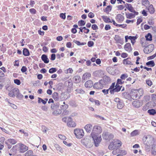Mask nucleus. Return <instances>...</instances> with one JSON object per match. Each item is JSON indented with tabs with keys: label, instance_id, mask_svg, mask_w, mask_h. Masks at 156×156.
Returning <instances> with one entry per match:
<instances>
[{
	"label": "nucleus",
	"instance_id": "obj_1",
	"mask_svg": "<svg viewBox=\"0 0 156 156\" xmlns=\"http://www.w3.org/2000/svg\"><path fill=\"white\" fill-rule=\"evenodd\" d=\"M102 132V129L101 126L98 125L94 126L90 137H91L94 141L95 146L98 147L102 140L101 136L98 135Z\"/></svg>",
	"mask_w": 156,
	"mask_h": 156
},
{
	"label": "nucleus",
	"instance_id": "obj_2",
	"mask_svg": "<svg viewBox=\"0 0 156 156\" xmlns=\"http://www.w3.org/2000/svg\"><path fill=\"white\" fill-rule=\"evenodd\" d=\"M144 94L143 90L142 89L138 90H134V91H132L131 94L132 98L134 99H139Z\"/></svg>",
	"mask_w": 156,
	"mask_h": 156
},
{
	"label": "nucleus",
	"instance_id": "obj_3",
	"mask_svg": "<svg viewBox=\"0 0 156 156\" xmlns=\"http://www.w3.org/2000/svg\"><path fill=\"white\" fill-rule=\"evenodd\" d=\"M143 140L144 142V144L147 145L149 148V146L151 145L154 142V138L150 135L144 136L143 138Z\"/></svg>",
	"mask_w": 156,
	"mask_h": 156
},
{
	"label": "nucleus",
	"instance_id": "obj_4",
	"mask_svg": "<svg viewBox=\"0 0 156 156\" xmlns=\"http://www.w3.org/2000/svg\"><path fill=\"white\" fill-rule=\"evenodd\" d=\"M122 142L119 140H116L111 142L108 146V148L110 150H113L121 146Z\"/></svg>",
	"mask_w": 156,
	"mask_h": 156
},
{
	"label": "nucleus",
	"instance_id": "obj_5",
	"mask_svg": "<svg viewBox=\"0 0 156 156\" xmlns=\"http://www.w3.org/2000/svg\"><path fill=\"white\" fill-rule=\"evenodd\" d=\"M9 96L11 97H13L16 96L18 98H20L22 95L20 93L19 90L17 88H14L10 91L9 93Z\"/></svg>",
	"mask_w": 156,
	"mask_h": 156
},
{
	"label": "nucleus",
	"instance_id": "obj_6",
	"mask_svg": "<svg viewBox=\"0 0 156 156\" xmlns=\"http://www.w3.org/2000/svg\"><path fill=\"white\" fill-rule=\"evenodd\" d=\"M74 133L77 138H82L84 135V132L82 129H76L74 130Z\"/></svg>",
	"mask_w": 156,
	"mask_h": 156
},
{
	"label": "nucleus",
	"instance_id": "obj_7",
	"mask_svg": "<svg viewBox=\"0 0 156 156\" xmlns=\"http://www.w3.org/2000/svg\"><path fill=\"white\" fill-rule=\"evenodd\" d=\"M154 44H151L144 48V51L145 53L147 54L152 52L154 50Z\"/></svg>",
	"mask_w": 156,
	"mask_h": 156
},
{
	"label": "nucleus",
	"instance_id": "obj_8",
	"mask_svg": "<svg viewBox=\"0 0 156 156\" xmlns=\"http://www.w3.org/2000/svg\"><path fill=\"white\" fill-rule=\"evenodd\" d=\"M102 137L103 139L109 140L114 137L113 135L108 132H104L102 134Z\"/></svg>",
	"mask_w": 156,
	"mask_h": 156
},
{
	"label": "nucleus",
	"instance_id": "obj_9",
	"mask_svg": "<svg viewBox=\"0 0 156 156\" xmlns=\"http://www.w3.org/2000/svg\"><path fill=\"white\" fill-rule=\"evenodd\" d=\"M103 83V81L100 80L98 82L94 84L93 87L97 89H101L103 88L104 85Z\"/></svg>",
	"mask_w": 156,
	"mask_h": 156
},
{
	"label": "nucleus",
	"instance_id": "obj_10",
	"mask_svg": "<svg viewBox=\"0 0 156 156\" xmlns=\"http://www.w3.org/2000/svg\"><path fill=\"white\" fill-rule=\"evenodd\" d=\"M17 145L20 146V151L21 153H23L28 150V147L24 144L19 143Z\"/></svg>",
	"mask_w": 156,
	"mask_h": 156
},
{
	"label": "nucleus",
	"instance_id": "obj_11",
	"mask_svg": "<svg viewBox=\"0 0 156 156\" xmlns=\"http://www.w3.org/2000/svg\"><path fill=\"white\" fill-rule=\"evenodd\" d=\"M114 89L111 90L110 91V94H114L115 92H118L120 91L122 87V86H120L118 84H116Z\"/></svg>",
	"mask_w": 156,
	"mask_h": 156
},
{
	"label": "nucleus",
	"instance_id": "obj_12",
	"mask_svg": "<svg viewBox=\"0 0 156 156\" xmlns=\"http://www.w3.org/2000/svg\"><path fill=\"white\" fill-rule=\"evenodd\" d=\"M125 5H126V8L130 12L132 13H135V14H138V12H136L135 11L134 8L130 4L126 3V4H125Z\"/></svg>",
	"mask_w": 156,
	"mask_h": 156
},
{
	"label": "nucleus",
	"instance_id": "obj_13",
	"mask_svg": "<svg viewBox=\"0 0 156 156\" xmlns=\"http://www.w3.org/2000/svg\"><path fill=\"white\" fill-rule=\"evenodd\" d=\"M94 85L93 81L90 80H89L85 83L84 86L87 88H90L92 87V86L93 87Z\"/></svg>",
	"mask_w": 156,
	"mask_h": 156
},
{
	"label": "nucleus",
	"instance_id": "obj_14",
	"mask_svg": "<svg viewBox=\"0 0 156 156\" xmlns=\"http://www.w3.org/2000/svg\"><path fill=\"white\" fill-rule=\"evenodd\" d=\"M123 63L125 65H132L133 63L131 62V59L130 58H128L126 59H124L123 60Z\"/></svg>",
	"mask_w": 156,
	"mask_h": 156
},
{
	"label": "nucleus",
	"instance_id": "obj_15",
	"mask_svg": "<svg viewBox=\"0 0 156 156\" xmlns=\"http://www.w3.org/2000/svg\"><path fill=\"white\" fill-rule=\"evenodd\" d=\"M132 105L134 107L138 108L142 105V103L140 101H135L133 102Z\"/></svg>",
	"mask_w": 156,
	"mask_h": 156
},
{
	"label": "nucleus",
	"instance_id": "obj_16",
	"mask_svg": "<svg viewBox=\"0 0 156 156\" xmlns=\"http://www.w3.org/2000/svg\"><path fill=\"white\" fill-rule=\"evenodd\" d=\"M92 128V125L91 124L86 125L84 127V129L87 133H90Z\"/></svg>",
	"mask_w": 156,
	"mask_h": 156
},
{
	"label": "nucleus",
	"instance_id": "obj_17",
	"mask_svg": "<svg viewBox=\"0 0 156 156\" xmlns=\"http://www.w3.org/2000/svg\"><path fill=\"white\" fill-rule=\"evenodd\" d=\"M124 48L126 51L128 52H130L132 50L131 44L129 43H126L124 46Z\"/></svg>",
	"mask_w": 156,
	"mask_h": 156
},
{
	"label": "nucleus",
	"instance_id": "obj_18",
	"mask_svg": "<svg viewBox=\"0 0 156 156\" xmlns=\"http://www.w3.org/2000/svg\"><path fill=\"white\" fill-rule=\"evenodd\" d=\"M90 77L91 74L89 73H86L83 75L82 79L85 80L90 79Z\"/></svg>",
	"mask_w": 156,
	"mask_h": 156
},
{
	"label": "nucleus",
	"instance_id": "obj_19",
	"mask_svg": "<svg viewBox=\"0 0 156 156\" xmlns=\"http://www.w3.org/2000/svg\"><path fill=\"white\" fill-rule=\"evenodd\" d=\"M16 140L13 139H8L5 141V143L8 144V143H10L12 144H14L17 143Z\"/></svg>",
	"mask_w": 156,
	"mask_h": 156
},
{
	"label": "nucleus",
	"instance_id": "obj_20",
	"mask_svg": "<svg viewBox=\"0 0 156 156\" xmlns=\"http://www.w3.org/2000/svg\"><path fill=\"white\" fill-rule=\"evenodd\" d=\"M137 15L135 14V13H126V17L129 19H131L134 18L136 15Z\"/></svg>",
	"mask_w": 156,
	"mask_h": 156
},
{
	"label": "nucleus",
	"instance_id": "obj_21",
	"mask_svg": "<svg viewBox=\"0 0 156 156\" xmlns=\"http://www.w3.org/2000/svg\"><path fill=\"white\" fill-rule=\"evenodd\" d=\"M101 80L103 81V83L104 85H106L107 83H108L110 81V78L106 76H104L103 78V79Z\"/></svg>",
	"mask_w": 156,
	"mask_h": 156
},
{
	"label": "nucleus",
	"instance_id": "obj_22",
	"mask_svg": "<svg viewBox=\"0 0 156 156\" xmlns=\"http://www.w3.org/2000/svg\"><path fill=\"white\" fill-rule=\"evenodd\" d=\"M42 60L45 63H48L49 62V60L47 56L44 54L42 55L41 57Z\"/></svg>",
	"mask_w": 156,
	"mask_h": 156
},
{
	"label": "nucleus",
	"instance_id": "obj_23",
	"mask_svg": "<svg viewBox=\"0 0 156 156\" xmlns=\"http://www.w3.org/2000/svg\"><path fill=\"white\" fill-rule=\"evenodd\" d=\"M73 80L75 83H78L81 81V77L79 76H76L74 77Z\"/></svg>",
	"mask_w": 156,
	"mask_h": 156
},
{
	"label": "nucleus",
	"instance_id": "obj_24",
	"mask_svg": "<svg viewBox=\"0 0 156 156\" xmlns=\"http://www.w3.org/2000/svg\"><path fill=\"white\" fill-rule=\"evenodd\" d=\"M147 9L149 12L151 14H153L154 12V8L153 5L151 4L150 5V6L148 7Z\"/></svg>",
	"mask_w": 156,
	"mask_h": 156
},
{
	"label": "nucleus",
	"instance_id": "obj_25",
	"mask_svg": "<svg viewBox=\"0 0 156 156\" xmlns=\"http://www.w3.org/2000/svg\"><path fill=\"white\" fill-rule=\"evenodd\" d=\"M67 126L71 127H75L76 125V123L72 121V119H70V121L67 122Z\"/></svg>",
	"mask_w": 156,
	"mask_h": 156
},
{
	"label": "nucleus",
	"instance_id": "obj_26",
	"mask_svg": "<svg viewBox=\"0 0 156 156\" xmlns=\"http://www.w3.org/2000/svg\"><path fill=\"white\" fill-rule=\"evenodd\" d=\"M52 97L55 101H57L59 100L58 94L57 92H54L52 94Z\"/></svg>",
	"mask_w": 156,
	"mask_h": 156
},
{
	"label": "nucleus",
	"instance_id": "obj_27",
	"mask_svg": "<svg viewBox=\"0 0 156 156\" xmlns=\"http://www.w3.org/2000/svg\"><path fill=\"white\" fill-rule=\"evenodd\" d=\"M101 17L104 21L106 23H112L110 19L107 16H102Z\"/></svg>",
	"mask_w": 156,
	"mask_h": 156
},
{
	"label": "nucleus",
	"instance_id": "obj_28",
	"mask_svg": "<svg viewBox=\"0 0 156 156\" xmlns=\"http://www.w3.org/2000/svg\"><path fill=\"white\" fill-rule=\"evenodd\" d=\"M112 9V7L111 5H108L107 7L104 10V11L107 14H108L109 12L111 11Z\"/></svg>",
	"mask_w": 156,
	"mask_h": 156
},
{
	"label": "nucleus",
	"instance_id": "obj_29",
	"mask_svg": "<svg viewBox=\"0 0 156 156\" xmlns=\"http://www.w3.org/2000/svg\"><path fill=\"white\" fill-rule=\"evenodd\" d=\"M75 91L76 92V94H83L85 93V91L81 89H76Z\"/></svg>",
	"mask_w": 156,
	"mask_h": 156
},
{
	"label": "nucleus",
	"instance_id": "obj_30",
	"mask_svg": "<svg viewBox=\"0 0 156 156\" xmlns=\"http://www.w3.org/2000/svg\"><path fill=\"white\" fill-rule=\"evenodd\" d=\"M125 38L126 42L128 41L127 40L128 39H129L131 41L134 38L136 39V37H134V36L132 37L131 36H126L125 37Z\"/></svg>",
	"mask_w": 156,
	"mask_h": 156
},
{
	"label": "nucleus",
	"instance_id": "obj_31",
	"mask_svg": "<svg viewBox=\"0 0 156 156\" xmlns=\"http://www.w3.org/2000/svg\"><path fill=\"white\" fill-rule=\"evenodd\" d=\"M139 131L138 130H135L133 131L131 133V136H134L139 135Z\"/></svg>",
	"mask_w": 156,
	"mask_h": 156
},
{
	"label": "nucleus",
	"instance_id": "obj_32",
	"mask_svg": "<svg viewBox=\"0 0 156 156\" xmlns=\"http://www.w3.org/2000/svg\"><path fill=\"white\" fill-rule=\"evenodd\" d=\"M23 55L25 56H28L30 55L29 50L26 48H24L23 49Z\"/></svg>",
	"mask_w": 156,
	"mask_h": 156
},
{
	"label": "nucleus",
	"instance_id": "obj_33",
	"mask_svg": "<svg viewBox=\"0 0 156 156\" xmlns=\"http://www.w3.org/2000/svg\"><path fill=\"white\" fill-rule=\"evenodd\" d=\"M117 108L119 109L122 108L124 106V104L122 101H120L117 103Z\"/></svg>",
	"mask_w": 156,
	"mask_h": 156
},
{
	"label": "nucleus",
	"instance_id": "obj_34",
	"mask_svg": "<svg viewBox=\"0 0 156 156\" xmlns=\"http://www.w3.org/2000/svg\"><path fill=\"white\" fill-rule=\"evenodd\" d=\"M142 4L145 6H147L149 5V2L148 0H141Z\"/></svg>",
	"mask_w": 156,
	"mask_h": 156
},
{
	"label": "nucleus",
	"instance_id": "obj_35",
	"mask_svg": "<svg viewBox=\"0 0 156 156\" xmlns=\"http://www.w3.org/2000/svg\"><path fill=\"white\" fill-rule=\"evenodd\" d=\"M147 41H151L152 40V36L150 33H148L145 36Z\"/></svg>",
	"mask_w": 156,
	"mask_h": 156
},
{
	"label": "nucleus",
	"instance_id": "obj_36",
	"mask_svg": "<svg viewBox=\"0 0 156 156\" xmlns=\"http://www.w3.org/2000/svg\"><path fill=\"white\" fill-rule=\"evenodd\" d=\"M147 65L150 66L151 67H153L154 66L155 64L153 61H151L147 62L146 63Z\"/></svg>",
	"mask_w": 156,
	"mask_h": 156
},
{
	"label": "nucleus",
	"instance_id": "obj_37",
	"mask_svg": "<svg viewBox=\"0 0 156 156\" xmlns=\"http://www.w3.org/2000/svg\"><path fill=\"white\" fill-rule=\"evenodd\" d=\"M73 42L78 45H83L86 44L85 43H80L79 41L76 40H74Z\"/></svg>",
	"mask_w": 156,
	"mask_h": 156
},
{
	"label": "nucleus",
	"instance_id": "obj_38",
	"mask_svg": "<svg viewBox=\"0 0 156 156\" xmlns=\"http://www.w3.org/2000/svg\"><path fill=\"white\" fill-rule=\"evenodd\" d=\"M148 112L149 113L150 115H154L156 113V111L153 109H151L148 110Z\"/></svg>",
	"mask_w": 156,
	"mask_h": 156
},
{
	"label": "nucleus",
	"instance_id": "obj_39",
	"mask_svg": "<svg viewBox=\"0 0 156 156\" xmlns=\"http://www.w3.org/2000/svg\"><path fill=\"white\" fill-rule=\"evenodd\" d=\"M116 19L119 21H122L123 20V17L121 15L119 14L117 15Z\"/></svg>",
	"mask_w": 156,
	"mask_h": 156
},
{
	"label": "nucleus",
	"instance_id": "obj_40",
	"mask_svg": "<svg viewBox=\"0 0 156 156\" xmlns=\"http://www.w3.org/2000/svg\"><path fill=\"white\" fill-rule=\"evenodd\" d=\"M32 154L33 151L31 150H29L25 153V156H32Z\"/></svg>",
	"mask_w": 156,
	"mask_h": 156
},
{
	"label": "nucleus",
	"instance_id": "obj_41",
	"mask_svg": "<svg viewBox=\"0 0 156 156\" xmlns=\"http://www.w3.org/2000/svg\"><path fill=\"white\" fill-rule=\"evenodd\" d=\"M64 95L63 98L64 99H67L70 98V95L68 93H66L65 94H63L62 95Z\"/></svg>",
	"mask_w": 156,
	"mask_h": 156
},
{
	"label": "nucleus",
	"instance_id": "obj_42",
	"mask_svg": "<svg viewBox=\"0 0 156 156\" xmlns=\"http://www.w3.org/2000/svg\"><path fill=\"white\" fill-rule=\"evenodd\" d=\"M38 103H40L41 102H42V103H43L44 104H45L46 103V101H45L43 100L40 98L38 97Z\"/></svg>",
	"mask_w": 156,
	"mask_h": 156
},
{
	"label": "nucleus",
	"instance_id": "obj_43",
	"mask_svg": "<svg viewBox=\"0 0 156 156\" xmlns=\"http://www.w3.org/2000/svg\"><path fill=\"white\" fill-rule=\"evenodd\" d=\"M85 24V22L82 20L79 21L78 22V25L79 26H84Z\"/></svg>",
	"mask_w": 156,
	"mask_h": 156
},
{
	"label": "nucleus",
	"instance_id": "obj_44",
	"mask_svg": "<svg viewBox=\"0 0 156 156\" xmlns=\"http://www.w3.org/2000/svg\"><path fill=\"white\" fill-rule=\"evenodd\" d=\"M56 71L57 69L56 68H52L49 69V72L50 73H52Z\"/></svg>",
	"mask_w": 156,
	"mask_h": 156
},
{
	"label": "nucleus",
	"instance_id": "obj_45",
	"mask_svg": "<svg viewBox=\"0 0 156 156\" xmlns=\"http://www.w3.org/2000/svg\"><path fill=\"white\" fill-rule=\"evenodd\" d=\"M73 70L71 68H69L66 70H65V72L66 73H73Z\"/></svg>",
	"mask_w": 156,
	"mask_h": 156
},
{
	"label": "nucleus",
	"instance_id": "obj_46",
	"mask_svg": "<svg viewBox=\"0 0 156 156\" xmlns=\"http://www.w3.org/2000/svg\"><path fill=\"white\" fill-rule=\"evenodd\" d=\"M8 102L9 103V105H10L11 107L12 108H13L14 109H16L17 108V106L9 102V101H8Z\"/></svg>",
	"mask_w": 156,
	"mask_h": 156
},
{
	"label": "nucleus",
	"instance_id": "obj_47",
	"mask_svg": "<svg viewBox=\"0 0 156 156\" xmlns=\"http://www.w3.org/2000/svg\"><path fill=\"white\" fill-rule=\"evenodd\" d=\"M128 76L126 74H123L121 75L120 78L122 80H125L128 77Z\"/></svg>",
	"mask_w": 156,
	"mask_h": 156
},
{
	"label": "nucleus",
	"instance_id": "obj_48",
	"mask_svg": "<svg viewBox=\"0 0 156 156\" xmlns=\"http://www.w3.org/2000/svg\"><path fill=\"white\" fill-rule=\"evenodd\" d=\"M68 105H62L61 106V108L63 110H66L68 108Z\"/></svg>",
	"mask_w": 156,
	"mask_h": 156
},
{
	"label": "nucleus",
	"instance_id": "obj_49",
	"mask_svg": "<svg viewBox=\"0 0 156 156\" xmlns=\"http://www.w3.org/2000/svg\"><path fill=\"white\" fill-rule=\"evenodd\" d=\"M112 22H113V24L117 26H118L119 27H121L122 28H124V27H123V26H124V25H119V24H117L115 21L114 20H112Z\"/></svg>",
	"mask_w": 156,
	"mask_h": 156
},
{
	"label": "nucleus",
	"instance_id": "obj_50",
	"mask_svg": "<svg viewBox=\"0 0 156 156\" xmlns=\"http://www.w3.org/2000/svg\"><path fill=\"white\" fill-rule=\"evenodd\" d=\"M54 147L57 149V150L59 151L61 150V147H60L59 145L57 144H56L54 145Z\"/></svg>",
	"mask_w": 156,
	"mask_h": 156
},
{
	"label": "nucleus",
	"instance_id": "obj_51",
	"mask_svg": "<svg viewBox=\"0 0 156 156\" xmlns=\"http://www.w3.org/2000/svg\"><path fill=\"white\" fill-rule=\"evenodd\" d=\"M61 113L60 111L58 110H55L53 112V114L55 115H58L60 114Z\"/></svg>",
	"mask_w": 156,
	"mask_h": 156
},
{
	"label": "nucleus",
	"instance_id": "obj_52",
	"mask_svg": "<svg viewBox=\"0 0 156 156\" xmlns=\"http://www.w3.org/2000/svg\"><path fill=\"white\" fill-rule=\"evenodd\" d=\"M14 83L17 85H20L21 83V82L19 80L16 79L14 80Z\"/></svg>",
	"mask_w": 156,
	"mask_h": 156
},
{
	"label": "nucleus",
	"instance_id": "obj_53",
	"mask_svg": "<svg viewBox=\"0 0 156 156\" xmlns=\"http://www.w3.org/2000/svg\"><path fill=\"white\" fill-rule=\"evenodd\" d=\"M150 96L148 95H146L144 98V100L146 101H148L150 99Z\"/></svg>",
	"mask_w": 156,
	"mask_h": 156
},
{
	"label": "nucleus",
	"instance_id": "obj_54",
	"mask_svg": "<svg viewBox=\"0 0 156 156\" xmlns=\"http://www.w3.org/2000/svg\"><path fill=\"white\" fill-rule=\"evenodd\" d=\"M114 39L116 41L117 43H118L121 40L120 37L118 36H115Z\"/></svg>",
	"mask_w": 156,
	"mask_h": 156
},
{
	"label": "nucleus",
	"instance_id": "obj_55",
	"mask_svg": "<svg viewBox=\"0 0 156 156\" xmlns=\"http://www.w3.org/2000/svg\"><path fill=\"white\" fill-rule=\"evenodd\" d=\"M144 29H149L153 28L152 26H149L146 24L144 25Z\"/></svg>",
	"mask_w": 156,
	"mask_h": 156
},
{
	"label": "nucleus",
	"instance_id": "obj_56",
	"mask_svg": "<svg viewBox=\"0 0 156 156\" xmlns=\"http://www.w3.org/2000/svg\"><path fill=\"white\" fill-rule=\"evenodd\" d=\"M115 83H112V85L108 89L109 90H110V91L111 90L115 88L114 87L115 86Z\"/></svg>",
	"mask_w": 156,
	"mask_h": 156
},
{
	"label": "nucleus",
	"instance_id": "obj_57",
	"mask_svg": "<svg viewBox=\"0 0 156 156\" xmlns=\"http://www.w3.org/2000/svg\"><path fill=\"white\" fill-rule=\"evenodd\" d=\"M58 137L61 139L62 140H66V137L62 135H58Z\"/></svg>",
	"mask_w": 156,
	"mask_h": 156
},
{
	"label": "nucleus",
	"instance_id": "obj_58",
	"mask_svg": "<svg viewBox=\"0 0 156 156\" xmlns=\"http://www.w3.org/2000/svg\"><path fill=\"white\" fill-rule=\"evenodd\" d=\"M88 17L90 18H93L94 16V13L92 12H90L88 13Z\"/></svg>",
	"mask_w": 156,
	"mask_h": 156
},
{
	"label": "nucleus",
	"instance_id": "obj_59",
	"mask_svg": "<svg viewBox=\"0 0 156 156\" xmlns=\"http://www.w3.org/2000/svg\"><path fill=\"white\" fill-rule=\"evenodd\" d=\"M134 20H126V23L128 24H129V23H133V22H134Z\"/></svg>",
	"mask_w": 156,
	"mask_h": 156
},
{
	"label": "nucleus",
	"instance_id": "obj_60",
	"mask_svg": "<svg viewBox=\"0 0 156 156\" xmlns=\"http://www.w3.org/2000/svg\"><path fill=\"white\" fill-rule=\"evenodd\" d=\"M94 44L93 41H90L88 42V45L89 47H91Z\"/></svg>",
	"mask_w": 156,
	"mask_h": 156
},
{
	"label": "nucleus",
	"instance_id": "obj_61",
	"mask_svg": "<svg viewBox=\"0 0 156 156\" xmlns=\"http://www.w3.org/2000/svg\"><path fill=\"white\" fill-rule=\"evenodd\" d=\"M27 68L25 66H23L22 67L21 69V70L23 73H24L27 71Z\"/></svg>",
	"mask_w": 156,
	"mask_h": 156
},
{
	"label": "nucleus",
	"instance_id": "obj_62",
	"mask_svg": "<svg viewBox=\"0 0 156 156\" xmlns=\"http://www.w3.org/2000/svg\"><path fill=\"white\" fill-rule=\"evenodd\" d=\"M56 55L54 54H52L51 55V60L52 61L54 60L55 59Z\"/></svg>",
	"mask_w": 156,
	"mask_h": 156
},
{
	"label": "nucleus",
	"instance_id": "obj_63",
	"mask_svg": "<svg viewBox=\"0 0 156 156\" xmlns=\"http://www.w3.org/2000/svg\"><path fill=\"white\" fill-rule=\"evenodd\" d=\"M146 83L148 86H151L152 84L151 81L150 80H147Z\"/></svg>",
	"mask_w": 156,
	"mask_h": 156
},
{
	"label": "nucleus",
	"instance_id": "obj_64",
	"mask_svg": "<svg viewBox=\"0 0 156 156\" xmlns=\"http://www.w3.org/2000/svg\"><path fill=\"white\" fill-rule=\"evenodd\" d=\"M128 56V55L126 53H122L121 55V57L122 58H125L127 57Z\"/></svg>",
	"mask_w": 156,
	"mask_h": 156
}]
</instances>
